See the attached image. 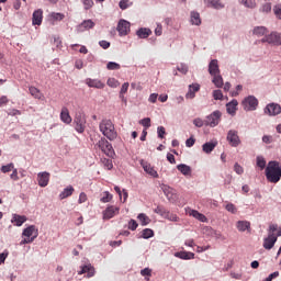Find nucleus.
Segmentation results:
<instances>
[{
	"label": "nucleus",
	"instance_id": "7",
	"mask_svg": "<svg viewBox=\"0 0 281 281\" xmlns=\"http://www.w3.org/2000/svg\"><path fill=\"white\" fill-rule=\"evenodd\" d=\"M87 128V116L82 113H78L75 116V130L77 133H82Z\"/></svg>",
	"mask_w": 281,
	"mask_h": 281
},
{
	"label": "nucleus",
	"instance_id": "25",
	"mask_svg": "<svg viewBox=\"0 0 281 281\" xmlns=\"http://www.w3.org/2000/svg\"><path fill=\"white\" fill-rule=\"evenodd\" d=\"M74 192H76V189H74L71 186H68L59 194L60 201H63L65 199H69V196H71V194H74Z\"/></svg>",
	"mask_w": 281,
	"mask_h": 281
},
{
	"label": "nucleus",
	"instance_id": "59",
	"mask_svg": "<svg viewBox=\"0 0 281 281\" xmlns=\"http://www.w3.org/2000/svg\"><path fill=\"white\" fill-rule=\"evenodd\" d=\"M157 131H158V137H159L160 139H164V135H166V127L159 126V127L157 128Z\"/></svg>",
	"mask_w": 281,
	"mask_h": 281
},
{
	"label": "nucleus",
	"instance_id": "58",
	"mask_svg": "<svg viewBox=\"0 0 281 281\" xmlns=\"http://www.w3.org/2000/svg\"><path fill=\"white\" fill-rule=\"evenodd\" d=\"M137 222L135 220H131L128 223V229H132V232H135L137 229Z\"/></svg>",
	"mask_w": 281,
	"mask_h": 281
},
{
	"label": "nucleus",
	"instance_id": "24",
	"mask_svg": "<svg viewBox=\"0 0 281 281\" xmlns=\"http://www.w3.org/2000/svg\"><path fill=\"white\" fill-rule=\"evenodd\" d=\"M27 221V217L24 215L13 214L11 223H14L16 227H21L23 223Z\"/></svg>",
	"mask_w": 281,
	"mask_h": 281
},
{
	"label": "nucleus",
	"instance_id": "64",
	"mask_svg": "<svg viewBox=\"0 0 281 281\" xmlns=\"http://www.w3.org/2000/svg\"><path fill=\"white\" fill-rule=\"evenodd\" d=\"M178 71H180V74H188V66L181 64L178 66Z\"/></svg>",
	"mask_w": 281,
	"mask_h": 281
},
{
	"label": "nucleus",
	"instance_id": "20",
	"mask_svg": "<svg viewBox=\"0 0 281 281\" xmlns=\"http://www.w3.org/2000/svg\"><path fill=\"white\" fill-rule=\"evenodd\" d=\"M226 111L229 115H236V111H238V101L234 99L229 103H227Z\"/></svg>",
	"mask_w": 281,
	"mask_h": 281
},
{
	"label": "nucleus",
	"instance_id": "18",
	"mask_svg": "<svg viewBox=\"0 0 281 281\" xmlns=\"http://www.w3.org/2000/svg\"><path fill=\"white\" fill-rule=\"evenodd\" d=\"M200 89H201V86H200L199 83L190 85V86H189V91L187 92L186 98H187L188 100L194 99L195 95H196L195 93H196L198 91H200Z\"/></svg>",
	"mask_w": 281,
	"mask_h": 281
},
{
	"label": "nucleus",
	"instance_id": "4",
	"mask_svg": "<svg viewBox=\"0 0 281 281\" xmlns=\"http://www.w3.org/2000/svg\"><path fill=\"white\" fill-rule=\"evenodd\" d=\"M22 236H24V239L21 240L20 245H30V243H34L38 238V228L31 225L24 228Z\"/></svg>",
	"mask_w": 281,
	"mask_h": 281
},
{
	"label": "nucleus",
	"instance_id": "21",
	"mask_svg": "<svg viewBox=\"0 0 281 281\" xmlns=\"http://www.w3.org/2000/svg\"><path fill=\"white\" fill-rule=\"evenodd\" d=\"M189 216H193V218H196V221H200L201 223H207V217L203 213H199L196 210H190Z\"/></svg>",
	"mask_w": 281,
	"mask_h": 281
},
{
	"label": "nucleus",
	"instance_id": "28",
	"mask_svg": "<svg viewBox=\"0 0 281 281\" xmlns=\"http://www.w3.org/2000/svg\"><path fill=\"white\" fill-rule=\"evenodd\" d=\"M95 23L91 20H86L83 21L79 26H78V32H85V30H91L94 27Z\"/></svg>",
	"mask_w": 281,
	"mask_h": 281
},
{
	"label": "nucleus",
	"instance_id": "44",
	"mask_svg": "<svg viewBox=\"0 0 281 281\" xmlns=\"http://www.w3.org/2000/svg\"><path fill=\"white\" fill-rule=\"evenodd\" d=\"M108 87H111L112 89H117L120 87V81H117L115 78L108 79L106 82Z\"/></svg>",
	"mask_w": 281,
	"mask_h": 281
},
{
	"label": "nucleus",
	"instance_id": "47",
	"mask_svg": "<svg viewBox=\"0 0 281 281\" xmlns=\"http://www.w3.org/2000/svg\"><path fill=\"white\" fill-rule=\"evenodd\" d=\"M225 210L227 212H231V214H236V212H238V209L236 207V205H234V203L226 204Z\"/></svg>",
	"mask_w": 281,
	"mask_h": 281
},
{
	"label": "nucleus",
	"instance_id": "1",
	"mask_svg": "<svg viewBox=\"0 0 281 281\" xmlns=\"http://www.w3.org/2000/svg\"><path fill=\"white\" fill-rule=\"evenodd\" d=\"M266 178L269 183H278L281 179V165L279 161L271 160L266 167Z\"/></svg>",
	"mask_w": 281,
	"mask_h": 281
},
{
	"label": "nucleus",
	"instance_id": "5",
	"mask_svg": "<svg viewBox=\"0 0 281 281\" xmlns=\"http://www.w3.org/2000/svg\"><path fill=\"white\" fill-rule=\"evenodd\" d=\"M95 148H99L104 155L108 157H113L115 155V150L113 149V145L106 140V138L102 137L97 144Z\"/></svg>",
	"mask_w": 281,
	"mask_h": 281
},
{
	"label": "nucleus",
	"instance_id": "10",
	"mask_svg": "<svg viewBox=\"0 0 281 281\" xmlns=\"http://www.w3.org/2000/svg\"><path fill=\"white\" fill-rule=\"evenodd\" d=\"M226 139L229 146H233V148L240 146V136H238V132L236 130L228 131Z\"/></svg>",
	"mask_w": 281,
	"mask_h": 281
},
{
	"label": "nucleus",
	"instance_id": "8",
	"mask_svg": "<svg viewBox=\"0 0 281 281\" xmlns=\"http://www.w3.org/2000/svg\"><path fill=\"white\" fill-rule=\"evenodd\" d=\"M261 43H269V45H281V33L272 32L269 35H265L263 38H261Z\"/></svg>",
	"mask_w": 281,
	"mask_h": 281
},
{
	"label": "nucleus",
	"instance_id": "3",
	"mask_svg": "<svg viewBox=\"0 0 281 281\" xmlns=\"http://www.w3.org/2000/svg\"><path fill=\"white\" fill-rule=\"evenodd\" d=\"M99 128H100L102 135H104V137L110 139V142L117 139V131H115V125L113 124V122L111 120H103L99 124Z\"/></svg>",
	"mask_w": 281,
	"mask_h": 281
},
{
	"label": "nucleus",
	"instance_id": "48",
	"mask_svg": "<svg viewBox=\"0 0 281 281\" xmlns=\"http://www.w3.org/2000/svg\"><path fill=\"white\" fill-rule=\"evenodd\" d=\"M210 5L211 8H215V10H221V8H223L221 0H210Z\"/></svg>",
	"mask_w": 281,
	"mask_h": 281
},
{
	"label": "nucleus",
	"instance_id": "19",
	"mask_svg": "<svg viewBox=\"0 0 281 281\" xmlns=\"http://www.w3.org/2000/svg\"><path fill=\"white\" fill-rule=\"evenodd\" d=\"M59 117L64 124H70L72 122L71 115L69 114V109H67V106L61 108Z\"/></svg>",
	"mask_w": 281,
	"mask_h": 281
},
{
	"label": "nucleus",
	"instance_id": "12",
	"mask_svg": "<svg viewBox=\"0 0 281 281\" xmlns=\"http://www.w3.org/2000/svg\"><path fill=\"white\" fill-rule=\"evenodd\" d=\"M119 32V36H127V34L131 32V22L126 20H121L116 27Z\"/></svg>",
	"mask_w": 281,
	"mask_h": 281
},
{
	"label": "nucleus",
	"instance_id": "46",
	"mask_svg": "<svg viewBox=\"0 0 281 281\" xmlns=\"http://www.w3.org/2000/svg\"><path fill=\"white\" fill-rule=\"evenodd\" d=\"M155 214H159V216H161L164 218V216H166V212H168V210H166V207L164 206H157L154 210Z\"/></svg>",
	"mask_w": 281,
	"mask_h": 281
},
{
	"label": "nucleus",
	"instance_id": "16",
	"mask_svg": "<svg viewBox=\"0 0 281 281\" xmlns=\"http://www.w3.org/2000/svg\"><path fill=\"white\" fill-rule=\"evenodd\" d=\"M86 85L92 89H104L105 85L102 82L100 79H91L87 78L86 79Z\"/></svg>",
	"mask_w": 281,
	"mask_h": 281
},
{
	"label": "nucleus",
	"instance_id": "32",
	"mask_svg": "<svg viewBox=\"0 0 281 281\" xmlns=\"http://www.w3.org/2000/svg\"><path fill=\"white\" fill-rule=\"evenodd\" d=\"M267 32H269V31L267 30V27H265V26H256V27L254 29L252 34H254L255 36H258V38H260V36H265V35L267 34Z\"/></svg>",
	"mask_w": 281,
	"mask_h": 281
},
{
	"label": "nucleus",
	"instance_id": "63",
	"mask_svg": "<svg viewBox=\"0 0 281 281\" xmlns=\"http://www.w3.org/2000/svg\"><path fill=\"white\" fill-rule=\"evenodd\" d=\"M273 12H274L277 19H281V7L280 5H276L273 8Z\"/></svg>",
	"mask_w": 281,
	"mask_h": 281
},
{
	"label": "nucleus",
	"instance_id": "35",
	"mask_svg": "<svg viewBox=\"0 0 281 281\" xmlns=\"http://www.w3.org/2000/svg\"><path fill=\"white\" fill-rule=\"evenodd\" d=\"M101 164L105 170H113V160L109 158H101Z\"/></svg>",
	"mask_w": 281,
	"mask_h": 281
},
{
	"label": "nucleus",
	"instance_id": "29",
	"mask_svg": "<svg viewBox=\"0 0 281 281\" xmlns=\"http://www.w3.org/2000/svg\"><path fill=\"white\" fill-rule=\"evenodd\" d=\"M145 172H147V175H150V177H154V179H158L159 178V173H157V170H155V167L146 164L143 166Z\"/></svg>",
	"mask_w": 281,
	"mask_h": 281
},
{
	"label": "nucleus",
	"instance_id": "53",
	"mask_svg": "<svg viewBox=\"0 0 281 281\" xmlns=\"http://www.w3.org/2000/svg\"><path fill=\"white\" fill-rule=\"evenodd\" d=\"M85 10H91L93 8V0H82Z\"/></svg>",
	"mask_w": 281,
	"mask_h": 281
},
{
	"label": "nucleus",
	"instance_id": "50",
	"mask_svg": "<svg viewBox=\"0 0 281 281\" xmlns=\"http://www.w3.org/2000/svg\"><path fill=\"white\" fill-rule=\"evenodd\" d=\"M139 124L144 126L145 128H150V117H145L139 121Z\"/></svg>",
	"mask_w": 281,
	"mask_h": 281
},
{
	"label": "nucleus",
	"instance_id": "36",
	"mask_svg": "<svg viewBox=\"0 0 281 281\" xmlns=\"http://www.w3.org/2000/svg\"><path fill=\"white\" fill-rule=\"evenodd\" d=\"M29 91H30V93H31V95H32L33 98H35L36 100H41L42 94H41V90H38V88H36V87H30V88H29Z\"/></svg>",
	"mask_w": 281,
	"mask_h": 281
},
{
	"label": "nucleus",
	"instance_id": "27",
	"mask_svg": "<svg viewBox=\"0 0 281 281\" xmlns=\"http://www.w3.org/2000/svg\"><path fill=\"white\" fill-rule=\"evenodd\" d=\"M236 227L238 232H247V229H251V223L248 221H238Z\"/></svg>",
	"mask_w": 281,
	"mask_h": 281
},
{
	"label": "nucleus",
	"instance_id": "60",
	"mask_svg": "<svg viewBox=\"0 0 281 281\" xmlns=\"http://www.w3.org/2000/svg\"><path fill=\"white\" fill-rule=\"evenodd\" d=\"M128 3H130L128 0H121L119 5H120L121 10H126L130 5Z\"/></svg>",
	"mask_w": 281,
	"mask_h": 281
},
{
	"label": "nucleus",
	"instance_id": "56",
	"mask_svg": "<svg viewBox=\"0 0 281 281\" xmlns=\"http://www.w3.org/2000/svg\"><path fill=\"white\" fill-rule=\"evenodd\" d=\"M10 256V252L8 250H4L2 254H0V265H3L5 262V258Z\"/></svg>",
	"mask_w": 281,
	"mask_h": 281
},
{
	"label": "nucleus",
	"instance_id": "57",
	"mask_svg": "<svg viewBox=\"0 0 281 281\" xmlns=\"http://www.w3.org/2000/svg\"><path fill=\"white\" fill-rule=\"evenodd\" d=\"M193 124L198 128H201V127H203V124H205V122L202 119H195V120H193Z\"/></svg>",
	"mask_w": 281,
	"mask_h": 281
},
{
	"label": "nucleus",
	"instance_id": "42",
	"mask_svg": "<svg viewBox=\"0 0 281 281\" xmlns=\"http://www.w3.org/2000/svg\"><path fill=\"white\" fill-rule=\"evenodd\" d=\"M257 166L261 170H265V168H267V160H265L262 156L257 157Z\"/></svg>",
	"mask_w": 281,
	"mask_h": 281
},
{
	"label": "nucleus",
	"instance_id": "61",
	"mask_svg": "<svg viewBox=\"0 0 281 281\" xmlns=\"http://www.w3.org/2000/svg\"><path fill=\"white\" fill-rule=\"evenodd\" d=\"M78 203H79V204L87 203V193L81 192V193L79 194Z\"/></svg>",
	"mask_w": 281,
	"mask_h": 281
},
{
	"label": "nucleus",
	"instance_id": "30",
	"mask_svg": "<svg viewBox=\"0 0 281 281\" xmlns=\"http://www.w3.org/2000/svg\"><path fill=\"white\" fill-rule=\"evenodd\" d=\"M212 82L217 87V89L223 88V76H221V72L217 75H212Z\"/></svg>",
	"mask_w": 281,
	"mask_h": 281
},
{
	"label": "nucleus",
	"instance_id": "43",
	"mask_svg": "<svg viewBox=\"0 0 281 281\" xmlns=\"http://www.w3.org/2000/svg\"><path fill=\"white\" fill-rule=\"evenodd\" d=\"M140 276H143L145 278V280H150V277L153 276V270H150L149 268H145L143 270H140Z\"/></svg>",
	"mask_w": 281,
	"mask_h": 281
},
{
	"label": "nucleus",
	"instance_id": "51",
	"mask_svg": "<svg viewBox=\"0 0 281 281\" xmlns=\"http://www.w3.org/2000/svg\"><path fill=\"white\" fill-rule=\"evenodd\" d=\"M246 8H256V0H241Z\"/></svg>",
	"mask_w": 281,
	"mask_h": 281
},
{
	"label": "nucleus",
	"instance_id": "13",
	"mask_svg": "<svg viewBox=\"0 0 281 281\" xmlns=\"http://www.w3.org/2000/svg\"><path fill=\"white\" fill-rule=\"evenodd\" d=\"M265 113L270 116L280 115L281 106L278 103H269L265 109Z\"/></svg>",
	"mask_w": 281,
	"mask_h": 281
},
{
	"label": "nucleus",
	"instance_id": "55",
	"mask_svg": "<svg viewBox=\"0 0 281 281\" xmlns=\"http://www.w3.org/2000/svg\"><path fill=\"white\" fill-rule=\"evenodd\" d=\"M213 98H214V100H223V91L214 90L213 91Z\"/></svg>",
	"mask_w": 281,
	"mask_h": 281
},
{
	"label": "nucleus",
	"instance_id": "11",
	"mask_svg": "<svg viewBox=\"0 0 281 281\" xmlns=\"http://www.w3.org/2000/svg\"><path fill=\"white\" fill-rule=\"evenodd\" d=\"M117 214H120V206L109 205L103 211V220L104 221H110V218H113L114 216H117Z\"/></svg>",
	"mask_w": 281,
	"mask_h": 281
},
{
	"label": "nucleus",
	"instance_id": "9",
	"mask_svg": "<svg viewBox=\"0 0 281 281\" xmlns=\"http://www.w3.org/2000/svg\"><path fill=\"white\" fill-rule=\"evenodd\" d=\"M241 104L245 111H256V109H258V99L254 95H249L244 99Z\"/></svg>",
	"mask_w": 281,
	"mask_h": 281
},
{
	"label": "nucleus",
	"instance_id": "15",
	"mask_svg": "<svg viewBox=\"0 0 281 281\" xmlns=\"http://www.w3.org/2000/svg\"><path fill=\"white\" fill-rule=\"evenodd\" d=\"M85 273H87V278H93V276H95V268L91 263L81 266V270L78 272V274L82 276Z\"/></svg>",
	"mask_w": 281,
	"mask_h": 281
},
{
	"label": "nucleus",
	"instance_id": "49",
	"mask_svg": "<svg viewBox=\"0 0 281 281\" xmlns=\"http://www.w3.org/2000/svg\"><path fill=\"white\" fill-rule=\"evenodd\" d=\"M106 68L110 70L120 69V64H117L115 61H109L106 65Z\"/></svg>",
	"mask_w": 281,
	"mask_h": 281
},
{
	"label": "nucleus",
	"instance_id": "41",
	"mask_svg": "<svg viewBox=\"0 0 281 281\" xmlns=\"http://www.w3.org/2000/svg\"><path fill=\"white\" fill-rule=\"evenodd\" d=\"M137 218L140 221L142 225H148V223H150V217L144 213L138 214Z\"/></svg>",
	"mask_w": 281,
	"mask_h": 281
},
{
	"label": "nucleus",
	"instance_id": "38",
	"mask_svg": "<svg viewBox=\"0 0 281 281\" xmlns=\"http://www.w3.org/2000/svg\"><path fill=\"white\" fill-rule=\"evenodd\" d=\"M128 82H124L122 85V88H121V91H120V98L123 102H126V99L124 98V93H127L128 92Z\"/></svg>",
	"mask_w": 281,
	"mask_h": 281
},
{
	"label": "nucleus",
	"instance_id": "37",
	"mask_svg": "<svg viewBox=\"0 0 281 281\" xmlns=\"http://www.w3.org/2000/svg\"><path fill=\"white\" fill-rule=\"evenodd\" d=\"M100 201L101 203H111V201H113V194H111L109 191H104Z\"/></svg>",
	"mask_w": 281,
	"mask_h": 281
},
{
	"label": "nucleus",
	"instance_id": "45",
	"mask_svg": "<svg viewBox=\"0 0 281 281\" xmlns=\"http://www.w3.org/2000/svg\"><path fill=\"white\" fill-rule=\"evenodd\" d=\"M13 169H14V164L11 162V164L2 166L1 172H3L5 175L7 172H12Z\"/></svg>",
	"mask_w": 281,
	"mask_h": 281
},
{
	"label": "nucleus",
	"instance_id": "14",
	"mask_svg": "<svg viewBox=\"0 0 281 281\" xmlns=\"http://www.w3.org/2000/svg\"><path fill=\"white\" fill-rule=\"evenodd\" d=\"M37 182L41 188H47V186L49 184V172H40L37 175Z\"/></svg>",
	"mask_w": 281,
	"mask_h": 281
},
{
	"label": "nucleus",
	"instance_id": "23",
	"mask_svg": "<svg viewBox=\"0 0 281 281\" xmlns=\"http://www.w3.org/2000/svg\"><path fill=\"white\" fill-rule=\"evenodd\" d=\"M177 170L184 175V177H190L192 175V168L186 164H180L177 166Z\"/></svg>",
	"mask_w": 281,
	"mask_h": 281
},
{
	"label": "nucleus",
	"instance_id": "17",
	"mask_svg": "<svg viewBox=\"0 0 281 281\" xmlns=\"http://www.w3.org/2000/svg\"><path fill=\"white\" fill-rule=\"evenodd\" d=\"M209 74L210 76H216L217 74H221V68H218V60L212 59L209 64Z\"/></svg>",
	"mask_w": 281,
	"mask_h": 281
},
{
	"label": "nucleus",
	"instance_id": "39",
	"mask_svg": "<svg viewBox=\"0 0 281 281\" xmlns=\"http://www.w3.org/2000/svg\"><path fill=\"white\" fill-rule=\"evenodd\" d=\"M162 218H167V221H171L173 223H177V221H179L177 214L170 213V211H166L165 216Z\"/></svg>",
	"mask_w": 281,
	"mask_h": 281
},
{
	"label": "nucleus",
	"instance_id": "31",
	"mask_svg": "<svg viewBox=\"0 0 281 281\" xmlns=\"http://www.w3.org/2000/svg\"><path fill=\"white\" fill-rule=\"evenodd\" d=\"M136 34L138 38H148L153 34V31L150 29H139Z\"/></svg>",
	"mask_w": 281,
	"mask_h": 281
},
{
	"label": "nucleus",
	"instance_id": "54",
	"mask_svg": "<svg viewBox=\"0 0 281 281\" xmlns=\"http://www.w3.org/2000/svg\"><path fill=\"white\" fill-rule=\"evenodd\" d=\"M11 171L12 173L10 175V179H12V181H19V170L13 167Z\"/></svg>",
	"mask_w": 281,
	"mask_h": 281
},
{
	"label": "nucleus",
	"instance_id": "2",
	"mask_svg": "<svg viewBox=\"0 0 281 281\" xmlns=\"http://www.w3.org/2000/svg\"><path fill=\"white\" fill-rule=\"evenodd\" d=\"M279 236H281V228L278 224H271L269 226L268 237L263 239V247L266 249H273V245L278 243Z\"/></svg>",
	"mask_w": 281,
	"mask_h": 281
},
{
	"label": "nucleus",
	"instance_id": "40",
	"mask_svg": "<svg viewBox=\"0 0 281 281\" xmlns=\"http://www.w3.org/2000/svg\"><path fill=\"white\" fill-rule=\"evenodd\" d=\"M153 236H155V232L153 229L150 228L143 229V234H142L143 238L148 239V238H153Z\"/></svg>",
	"mask_w": 281,
	"mask_h": 281
},
{
	"label": "nucleus",
	"instance_id": "6",
	"mask_svg": "<svg viewBox=\"0 0 281 281\" xmlns=\"http://www.w3.org/2000/svg\"><path fill=\"white\" fill-rule=\"evenodd\" d=\"M222 115L221 111H214L211 115L206 116V120L204 121L206 126H211V128L218 126Z\"/></svg>",
	"mask_w": 281,
	"mask_h": 281
},
{
	"label": "nucleus",
	"instance_id": "34",
	"mask_svg": "<svg viewBox=\"0 0 281 281\" xmlns=\"http://www.w3.org/2000/svg\"><path fill=\"white\" fill-rule=\"evenodd\" d=\"M191 23L192 25H200L201 24V14L199 12H191Z\"/></svg>",
	"mask_w": 281,
	"mask_h": 281
},
{
	"label": "nucleus",
	"instance_id": "26",
	"mask_svg": "<svg viewBox=\"0 0 281 281\" xmlns=\"http://www.w3.org/2000/svg\"><path fill=\"white\" fill-rule=\"evenodd\" d=\"M43 23V10L38 9L33 12V25H41Z\"/></svg>",
	"mask_w": 281,
	"mask_h": 281
},
{
	"label": "nucleus",
	"instance_id": "52",
	"mask_svg": "<svg viewBox=\"0 0 281 281\" xmlns=\"http://www.w3.org/2000/svg\"><path fill=\"white\" fill-rule=\"evenodd\" d=\"M234 171L236 172V175H243V172H245V169L243 168V166L236 162L234 165Z\"/></svg>",
	"mask_w": 281,
	"mask_h": 281
},
{
	"label": "nucleus",
	"instance_id": "62",
	"mask_svg": "<svg viewBox=\"0 0 281 281\" xmlns=\"http://www.w3.org/2000/svg\"><path fill=\"white\" fill-rule=\"evenodd\" d=\"M52 16L55 21H63L65 19V14L63 13H53Z\"/></svg>",
	"mask_w": 281,
	"mask_h": 281
},
{
	"label": "nucleus",
	"instance_id": "33",
	"mask_svg": "<svg viewBox=\"0 0 281 281\" xmlns=\"http://www.w3.org/2000/svg\"><path fill=\"white\" fill-rule=\"evenodd\" d=\"M216 144L217 143H205L203 146H202V150L204 153H206V155H210V153H212V150H214V148H216Z\"/></svg>",
	"mask_w": 281,
	"mask_h": 281
},
{
	"label": "nucleus",
	"instance_id": "22",
	"mask_svg": "<svg viewBox=\"0 0 281 281\" xmlns=\"http://www.w3.org/2000/svg\"><path fill=\"white\" fill-rule=\"evenodd\" d=\"M175 257L180 258V260H194V252L178 251Z\"/></svg>",
	"mask_w": 281,
	"mask_h": 281
}]
</instances>
